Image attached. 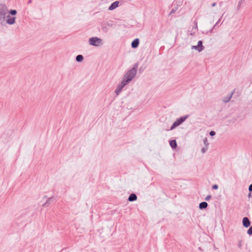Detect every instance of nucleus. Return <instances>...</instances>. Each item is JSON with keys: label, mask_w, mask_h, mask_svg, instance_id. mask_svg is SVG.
<instances>
[{"label": "nucleus", "mask_w": 252, "mask_h": 252, "mask_svg": "<svg viewBox=\"0 0 252 252\" xmlns=\"http://www.w3.org/2000/svg\"><path fill=\"white\" fill-rule=\"evenodd\" d=\"M138 66V63H135L134 64L133 67L125 73L123 78V80L125 81L126 83L128 84L135 77L137 73Z\"/></svg>", "instance_id": "nucleus-1"}, {"label": "nucleus", "mask_w": 252, "mask_h": 252, "mask_svg": "<svg viewBox=\"0 0 252 252\" xmlns=\"http://www.w3.org/2000/svg\"><path fill=\"white\" fill-rule=\"evenodd\" d=\"M8 14V8L5 4L0 3V26L2 25L5 21Z\"/></svg>", "instance_id": "nucleus-2"}, {"label": "nucleus", "mask_w": 252, "mask_h": 252, "mask_svg": "<svg viewBox=\"0 0 252 252\" xmlns=\"http://www.w3.org/2000/svg\"><path fill=\"white\" fill-rule=\"evenodd\" d=\"M189 115H187L176 119V120L173 123L169 130H173L177 126H179L180 125L183 123L189 118Z\"/></svg>", "instance_id": "nucleus-3"}, {"label": "nucleus", "mask_w": 252, "mask_h": 252, "mask_svg": "<svg viewBox=\"0 0 252 252\" xmlns=\"http://www.w3.org/2000/svg\"><path fill=\"white\" fill-rule=\"evenodd\" d=\"M89 43L91 45L98 46L102 44V40L97 37H93L89 39Z\"/></svg>", "instance_id": "nucleus-4"}, {"label": "nucleus", "mask_w": 252, "mask_h": 252, "mask_svg": "<svg viewBox=\"0 0 252 252\" xmlns=\"http://www.w3.org/2000/svg\"><path fill=\"white\" fill-rule=\"evenodd\" d=\"M126 84H127V83H126V82L122 79L121 82L118 85L115 90V92L117 95H119L121 93L123 89Z\"/></svg>", "instance_id": "nucleus-5"}, {"label": "nucleus", "mask_w": 252, "mask_h": 252, "mask_svg": "<svg viewBox=\"0 0 252 252\" xmlns=\"http://www.w3.org/2000/svg\"><path fill=\"white\" fill-rule=\"evenodd\" d=\"M192 49H195L199 52L202 51L204 49V47L203 45V42L202 40H199L197 42V45H193L191 46Z\"/></svg>", "instance_id": "nucleus-6"}, {"label": "nucleus", "mask_w": 252, "mask_h": 252, "mask_svg": "<svg viewBox=\"0 0 252 252\" xmlns=\"http://www.w3.org/2000/svg\"><path fill=\"white\" fill-rule=\"evenodd\" d=\"M6 20L5 19L6 23L9 25H13L15 23L16 17H11L9 15H6Z\"/></svg>", "instance_id": "nucleus-7"}, {"label": "nucleus", "mask_w": 252, "mask_h": 252, "mask_svg": "<svg viewBox=\"0 0 252 252\" xmlns=\"http://www.w3.org/2000/svg\"><path fill=\"white\" fill-rule=\"evenodd\" d=\"M242 223L244 227L248 228L250 226L251 222L247 217H244L242 220Z\"/></svg>", "instance_id": "nucleus-8"}, {"label": "nucleus", "mask_w": 252, "mask_h": 252, "mask_svg": "<svg viewBox=\"0 0 252 252\" xmlns=\"http://www.w3.org/2000/svg\"><path fill=\"white\" fill-rule=\"evenodd\" d=\"M234 92H235V90H234L232 92H231L230 94H229L227 96L224 97L222 99L223 102H224V103L228 102L230 100L231 98H232V96L233 94H234Z\"/></svg>", "instance_id": "nucleus-9"}, {"label": "nucleus", "mask_w": 252, "mask_h": 252, "mask_svg": "<svg viewBox=\"0 0 252 252\" xmlns=\"http://www.w3.org/2000/svg\"><path fill=\"white\" fill-rule=\"evenodd\" d=\"M119 4V1H115L114 2H113L110 6L108 7L109 10H113L118 7Z\"/></svg>", "instance_id": "nucleus-10"}, {"label": "nucleus", "mask_w": 252, "mask_h": 252, "mask_svg": "<svg viewBox=\"0 0 252 252\" xmlns=\"http://www.w3.org/2000/svg\"><path fill=\"white\" fill-rule=\"evenodd\" d=\"M139 44V39L138 38H136L134 39L131 42V47L133 48H137Z\"/></svg>", "instance_id": "nucleus-11"}, {"label": "nucleus", "mask_w": 252, "mask_h": 252, "mask_svg": "<svg viewBox=\"0 0 252 252\" xmlns=\"http://www.w3.org/2000/svg\"><path fill=\"white\" fill-rule=\"evenodd\" d=\"M137 199V195L135 193H131L129 195L128 198V201L132 202L136 201Z\"/></svg>", "instance_id": "nucleus-12"}, {"label": "nucleus", "mask_w": 252, "mask_h": 252, "mask_svg": "<svg viewBox=\"0 0 252 252\" xmlns=\"http://www.w3.org/2000/svg\"><path fill=\"white\" fill-rule=\"evenodd\" d=\"M101 29L102 31L105 33H107L109 31L108 27L105 23L101 24Z\"/></svg>", "instance_id": "nucleus-13"}, {"label": "nucleus", "mask_w": 252, "mask_h": 252, "mask_svg": "<svg viewBox=\"0 0 252 252\" xmlns=\"http://www.w3.org/2000/svg\"><path fill=\"white\" fill-rule=\"evenodd\" d=\"M208 205V203L206 202L203 201L199 204V208L200 210H203L207 208Z\"/></svg>", "instance_id": "nucleus-14"}, {"label": "nucleus", "mask_w": 252, "mask_h": 252, "mask_svg": "<svg viewBox=\"0 0 252 252\" xmlns=\"http://www.w3.org/2000/svg\"><path fill=\"white\" fill-rule=\"evenodd\" d=\"M170 146L172 149H175L177 147V144L176 140L173 139L169 141Z\"/></svg>", "instance_id": "nucleus-15"}, {"label": "nucleus", "mask_w": 252, "mask_h": 252, "mask_svg": "<svg viewBox=\"0 0 252 252\" xmlns=\"http://www.w3.org/2000/svg\"><path fill=\"white\" fill-rule=\"evenodd\" d=\"M53 199H54L53 196L48 198L46 202L43 205V207H48L50 204L51 201L53 200Z\"/></svg>", "instance_id": "nucleus-16"}, {"label": "nucleus", "mask_w": 252, "mask_h": 252, "mask_svg": "<svg viewBox=\"0 0 252 252\" xmlns=\"http://www.w3.org/2000/svg\"><path fill=\"white\" fill-rule=\"evenodd\" d=\"M84 60V57L82 55H78L76 57V61L78 63L82 62Z\"/></svg>", "instance_id": "nucleus-17"}, {"label": "nucleus", "mask_w": 252, "mask_h": 252, "mask_svg": "<svg viewBox=\"0 0 252 252\" xmlns=\"http://www.w3.org/2000/svg\"><path fill=\"white\" fill-rule=\"evenodd\" d=\"M223 15L221 16V17H220V19L218 21V22L216 23V24L215 25V26L208 32H207V33H209V32H213V30L215 28V27L219 24V23H220V20H221V18H222Z\"/></svg>", "instance_id": "nucleus-18"}, {"label": "nucleus", "mask_w": 252, "mask_h": 252, "mask_svg": "<svg viewBox=\"0 0 252 252\" xmlns=\"http://www.w3.org/2000/svg\"><path fill=\"white\" fill-rule=\"evenodd\" d=\"M17 13V10L15 9H11L9 11H8V13L13 16L16 15Z\"/></svg>", "instance_id": "nucleus-19"}, {"label": "nucleus", "mask_w": 252, "mask_h": 252, "mask_svg": "<svg viewBox=\"0 0 252 252\" xmlns=\"http://www.w3.org/2000/svg\"><path fill=\"white\" fill-rule=\"evenodd\" d=\"M247 233L250 236L252 235V225L247 230Z\"/></svg>", "instance_id": "nucleus-20"}, {"label": "nucleus", "mask_w": 252, "mask_h": 252, "mask_svg": "<svg viewBox=\"0 0 252 252\" xmlns=\"http://www.w3.org/2000/svg\"><path fill=\"white\" fill-rule=\"evenodd\" d=\"M204 144L205 145L206 147H208V145L209 143H208L207 139L206 138L203 140Z\"/></svg>", "instance_id": "nucleus-21"}, {"label": "nucleus", "mask_w": 252, "mask_h": 252, "mask_svg": "<svg viewBox=\"0 0 252 252\" xmlns=\"http://www.w3.org/2000/svg\"><path fill=\"white\" fill-rule=\"evenodd\" d=\"M208 149V147H203L202 149H201V152L202 153H204L206 152V151H207Z\"/></svg>", "instance_id": "nucleus-22"}, {"label": "nucleus", "mask_w": 252, "mask_h": 252, "mask_svg": "<svg viewBox=\"0 0 252 252\" xmlns=\"http://www.w3.org/2000/svg\"><path fill=\"white\" fill-rule=\"evenodd\" d=\"M211 198H212L211 195H208L205 198V200L206 201H209Z\"/></svg>", "instance_id": "nucleus-23"}, {"label": "nucleus", "mask_w": 252, "mask_h": 252, "mask_svg": "<svg viewBox=\"0 0 252 252\" xmlns=\"http://www.w3.org/2000/svg\"><path fill=\"white\" fill-rule=\"evenodd\" d=\"M209 134L210 136H213L216 135V132L213 130H212L210 132Z\"/></svg>", "instance_id": "nucleus-24"}, {"label": "nucleus", "mask_w": 252, "mask_h": 252, "mask_svg": "<svg viewBox=\"0 0 252 252\" xmlns=\"http://www.w3.org/2000/svg\"><path fill=\"white\" fill-rule=\"evenodd\" d=\"M219 187L218 185L215 184L212 186V189H218Z\"/></svg>", "instance_id": "nucleus-25"}, {"label": "nucleus", "mask_w": 252, "mask_h": 252, "mask_svg": "<svg viewBox=\"0 0 252 252\" xmlns=\"http://www.w3.org/2000/svg\"><path fill=\"white\" fill-rule=\"evenodd\" d=\"M107 25L108 27H113L114 25L112 23H109L108 22L105 23Z\"/></svg>", "instance_id": "nucleus-26"}, {"label": "nucleus", "mask_w": 252, "mask_h": 252, "mask_svg": "<svg viewBox=\"0 0 252 252\" xmlns=\"http://www.w3.org/2000/svg\"><path fill=\"white\" fill-rule=\"evenodd\" d=\"M176 10L175 9L173 8V9L171 10V11H170V12L169 13V15H171V14H173L174 13H175V12Z\"/></svg>", "instance_id": "nucleus-27"}, {"label": "nucleus", "mask_w": 252, "mask_h": 252, "mask_svg": "<svg viewBox=\"0 0 252 252\" xmlns=\"http://www.w3.org/2000/svg\"><path fill=\"white\" fill-rule=\"evenodd\" d=\"M242 246V241H239V243H238V246L239 248L241 249Z\"/></svg>", "instance_id": "nucleus-28"}, {"label": "nucleus", "mask_w": 252, "mask_h": 252, "mask_svg": "<svg viewBox=\"0 0 252 252\" xmlns=\"http://www.w3.org/2000/svg\"><path fill=\"white\" fill-rule=\"evenodd\" d=\"M249 190L251 192L252 191V184H251L249 187Z\"/></svg>", "instance_id": "nucleus-29"}, {"label": "nucleus", "mask_w": 252, "mask_h": 252, "mask_svg": "<svg viewBox=\"0 0 252 252\" xmlns=\"http://www.w3.org/2000/svg\"><path fill=\"white\" fill-rule=\"evenodd\" d=\"M216 5V2H214L212 4V7H214Z\"/></svg>", "instance_id": "nucleus-30"}, {"label": "nucleus", "mask_w": 252, "mask_h": 252, "mask_svg": "<svg viewBox=\"0 0 252 252\" xmlns=\"http://www.w3.org/2000/svg\"><path fill=\"white\" fill-rule=\"evenodd\" d=\"M32 2V0H29L28 2V3L29 4V3H31Z\"/></svg>", "instance_id": "nucleus-31"}, {"label": "nucleus", "mask_w": 252, "mask_h": 252, "mask_svg": "<svg viewBox=\"0 0 252 252\" xmlns=\"http://www.w3.org/2000/svg\"><path fill=\"white\" fill-rule=\"evenodd\" d=\"M251 196H251V193H250L248 194V197H249V198H250Z\"/></svg>", "instance_id": "nucleus-32"}, {"label": "nucleus", "mask_w": 252, "mask_h": 252, "mask_svg": "<svg viewBox=\"0 0 252 252\" xmlns=\"http://www.w3.org/2000/svg\"><path fill=\"white\" fill-rule=\"evenodd\" d=\"M44 198H47V196H46V195H45V196H44Z\"/></svg>", "instance_id": "nucleus-33"}]
</instances>
